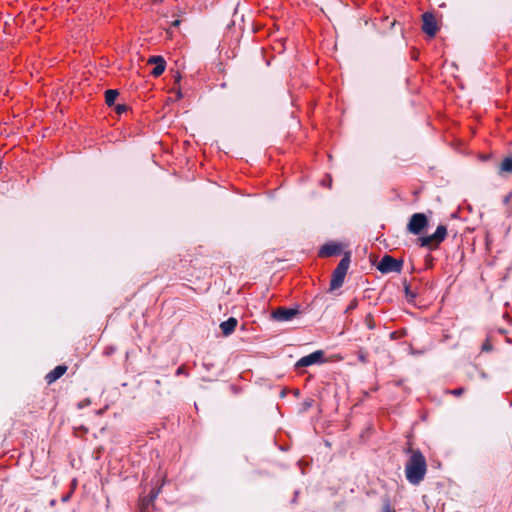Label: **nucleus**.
I'll return each instance as SVG.
<instances>
[{
    "mask_svg": "<svg viewBox=\"0 0 512 512\" xmlns=\"http://www.w3.org/2000/svg\"><path fill=\"white\" fill-rule=\"evenodd\" d=\"M410 457L405 465L406 479L413 485H418L425 477L427 463L419 450L409 449Z\"/></svg>",
    "mask_w": 512,
    "mask_h": 512,
    "instance_id": "nucleus-1",
    "label": "nucleus"
},
{
    "mask_svg": "<svg viewBox=\"0 0 512 512\" xmlns=\"http://www.w3.org/2000/svg\"><path fill=\"white\" fill-rule=\"evenodd\" d=\"M447 236V228L445 225H439L436 231L428 236H423L418 239L421 247H426L433 250L439 246L441 242L445 240Z\"/></svg>",
    "mask_w": 512,
    "mask_h": 512,
    "instance_id": "nucleus-2",
    "label": "nucleus"
},
{
    "mask_svg": "<svg viewBox=\"0 0 512 512\" xmlns=\"http://www.w3.org/2000/svg\"><path fill=\"white\" fill-rule=\"evenodd\" d=\"M350 265L349 256L343 257L338 263L336 269L333 271L332 279L330 282V289L335 290L342 286L345 276Z\"/></svg>",
    "mask_w": 512,
    "mask_h": 512,
    "instance_id": "nucleus-3",
    "label": "nucleus"
},
{
    "mask_svg": "<svg viewBox=\"0 0 512 512\" xmlns=\"http://www.w3.org/2000/svg\"><path fill=\"white\" fill-rule=\"evenodd\" d=\"M403 261L397 260L390 255H385L377 265V269L382 273H399L402 269Z\"/></svg>",
    "mask_w": 512,
    "mask_h": 512,
    "instance_id": "nucleus-4",
    "label": "nucleus"
},
{
    "mask_svg": "<svg viewBox=\"0 0 512 512\" xmlns=\"http://www.w3.org/2000/svg\"><path fill=\"white\" fill-rule=\"evenodd\" d=\"M428 226V219L424 213H415L411 216L407 230L414 234L419 235Z\"/></svg>",
    "mask_w": 512,
    "mask_h": 512,
    "instance_id": "nucleus-5",
    "label": "nucleus"
},
{
    "mask_svg": "<svg viewBox=\"0 0 512 512\" xmlns=\"http://www.w3.org/2000/svg\"><path fill=\"white\" fill-rule=\"evenodd\" d=\"M299 313L296 308L279 307L271 314L272 318L279 322L292 320Z\"/></svg>",
    "mask_w": 512,
    "mask_h": 512,
    "instance_id": "nucleus-6",
    "label": "nucleus"
},
{
    "mask_svg": "<svg viewBox=\"0 0 512 512\" xmlns=\"http://www.w3.org/2000/svg\"><path fill=\"white\" fill-rule=\"evenodd\" d=\"M423 31L430 37L435 36L437 32V24L435 17L431 13H424L423 16Z\"/></svg>",
    "mask_w": 512,
    "mask_h": 512,
    "instance_id": "nucleus-7",
    "label": "nucleus"
},
{
    "mask_svg": "<svg viewBox=\"0 0 512 512\" xmlns=\"http://www.w3.org/2000/svg\"><path fill=\"white\" fill-rule=\"evenodd\" d=\"M322 358H323V352L320 350L315 351L309 355H306V356L300 358L296 363V367L297 368L308 367L312 364L320 362Z\"/></svg>",
    "mask_w": 512,
    "mask_h": 512,
    "instance_id": "nucleus-8",
    "label": "nucleus"
},
{
    "mask_svg": "<svg viewBox=\"0 0 512 512\" xmlns=\"http://www.w3.org/2000/svg\"><path fill=\"white\" fill-rule=\"evenodd\" d=\"M147 63L155 65V67L151 71V74L154 77H159L165 71L166 62L161 56H152L148 59Z\"/></svg>",
    "mask_w": 512,
    "mask_h": 512,
    "instance_id": "nucleus-9",
    "label": "nucleus"
},
{
    "mask_svg": "<svg viewBox=\"0 0 512 512\" xmlns=\"http://www.w3.org/2000/svg\"><path fill=\"white\" fill-rule=\"evenodd\" d=\"M341 252V245L338 243H327L323 245L319 250V255L321 257H330L333 255H338Z\"/></svg>",
    "mask_w": 512,
    "mask_h": 512,
    "instance_id": "nucleus-10",
    "label": "nucleus"
},
{
    "mask_svg": "<svg viewBox=\"0 0 512 512\" xmlns=\"http://www.w3.org/2000/svg\"><path fill=\"white\" fill-rule=\"evenodd\" d=\"M237 324H238V320L234 317H230L228 320L223 321L220 324V329H221L223 335L224 336L231 335L235 331Z\"/></svg>",
    "mask_w": 512,
    "mask_h": 512,
    "instance_id": "nucleus-11",
    "label": "nucleus"
},
{
    "mask_svg": "<svg viewBox=\"0 0 512 512\" xmlns=\"http://www.w3.org/2000/svg\"><path fill=\"white\" fill-rule=\"evenodd\" d=\"M66 371L67 367L65 365H58L46 375L45 379L48 384H51L64 375Z\"/></svg>",
    "mask_w": 512,
    "mask_h": 512,
    "instance_id": "nucleus-12",
    "label": "nucleus"
},
{
    "mask_svg": "<svg viewBox=\"0 0 512 512\" xmlns=\"http://www.w3.org/2000/svg\"><path fill=\"white\" fill-rule=\"evenodd\" d=\"M118 91L117 90H107L105 92V102L108 106H112L114 105L115 101H116V98L118 96Z\"/></svg>",
    "mask_w": 512,
    "mask_h": 512,
    "instance_id": "nucleus-13",
    "label": "nucleus"
},
{
    "mask_svg": "<svg viewBox=\"0 0 512 512\" xmlns=\"http://www.w3.org/2000/svg\"><path fill=\"white\" fill-rule=\"evenodd\" d=\"M512 172V156L506 157L500 166V173H511Z\"/></svg>",
    "mask_w": 512,
    "mask_h": 512,
    "instance_id": "nucleus-14",
    "label": "nucleus"
},
{
    "mask_svg": "<svg viewBox=\"0 0 512 512\" xmlns=\"http://www.w3.org/2000/svg\"><path fill=\"white\" fill-rule=\"evenodd\" d=\"M358 359L363 362V363H366L367 362V353L364 352V351H359L358 352Z\"/></svg>",
    "mask_w": 512,
    "mask_h": 512,
    "instance_id": "nucleus-15",
    "label": "nucleus"
},
{
    "mask_svg": "<svg viewBox=\"0 0 512 512\" xmlns=\"http://www.w3.org/2000/svg\"><path fill=\"white\" fill-rule=\"evenodd\" d=\"M449 393H451L455 396H460L464 393V388H457V389L449 391Z\"/></svg>",
    "mask_w": 512,
    "mask_h": 512,
    "instance_id": "nucleus-16",
    "label": "nucleus"
},
{
    "mask_svg": "<svg viewBox=\"0 0 512 512\" xmlns=\"http://www.w3.org/2000/svg\"><path fill=\"white\" fill-rule=\"evenodd\" d=\"M126 110H127L126 105L119 104V105L116 106V112L118 114H121V113L125 112Z\"/></svg>",
    "mask_w": 512,
    "mask_h": 512,
    "instance_id": "nucleus-17",
    "label": "nucleus"
},
{
    "mask_svg": "<svg viewBox=\"0 0 512 512\" xmlns=\"http://www.w3.org/2000/svg\"><path fill=\"white\" fill-rule=\"evenodd\" d=\"M382 512H396V511L391 508L390 504H386V505H384Z\"/></svg>",
    "mask_w": 512,
    "mask_h": 512,
    "instance_id": "nucleus-18",
    "label": "nucleus"
},
{
    "mask_svg": "<svg viewBox=\"0 0 512 512\" xmlns=\"http://www.w3.org/2000/svg\"><path fill=\"white\" fill-rule=\"evenodd\" d=\"M407 298H414V294L409 291V288H405Z\"/></svg>",
    "mask_w": 512,
    "mask_h": 512,
    "instance_id": "nucleus-19",
    "label": "nucleus"
},
{
    "mask_svg": "<svg viewBox=\"0 0 512 512\" xmlns=\"http://www.w3.org/2000/svg\"><path fill=\"white\" fill-rule=\"evenodd\" d=\"M158 493H159V491L152 492L151 496H150V501H153L157 497Z\"/></svg>",
    "mask_w": 512,
    "mask_h": 512,
    "instance_id": "nucleus-20",
    "label": "nucleus"
},
{
    "mask_svg": "<svg viewBox=\"0 0 512 512\" xmlns=\"http://www.w3.org/2000/svg\"><path fill=\"white\" fill-rule=\"evenodd\" d=\"M179 25H180V20H178V19L171 22V26H173V27H177Z\"/></svg>",
    "mask_w": 512,
    "mask_h": 512,
    "instance_id": "nucleus-21",
    "label": "nucleus"
},
{
    "mask_svg": "<svg viewBox=\"0 0 512 512\" xmlns=\"http://www.w3.org/2000/svg\"><path fill=\"white\" fill-rule=\"evenodd\" d=\"M69 498H70V495H66V496H64V497L62 498V501L66 502V501H68V500H69Z\"/></svg>",
    "mask_w": 512,
    "mask_h": 512,
    "instance_id": "nucleus-22",
    "label": "nucleus"
},
{
    "mask_svg": "<svg viewBox=\"0 0 512 512\" xmlns=\"http://www.w3.org/2000/svg\"><path fill=\"white\" fill-rule=\"evenodd\" d=\"M181 373H183V367H179V368L177 369V374H181Z\"/></svg>",
    "mask_w": 512,
    "mask_h": 512,
    "instance_id": "nucleus-23",
    "label": "nucleus"
},
{
    "mask_svg": "<svg viewBox=\"0 0 512 512\" xmlns=\"http://www.w3.org/2000/svg\"><path fill=\"white\" fill-rule=\"evenodd\" d=\"M181 97H182V93H181V91L179 90V91L177 92V99H180Z\"/></svg>",
    "mask_w": 512,
    "mask_h": 512,
    "instance_id": "nucleus-24",
    "label": "nucleus"
},
{
    "mask_svg": "<svg viewBox=\"0 0 512 512\" xmlns=\"http://www.w3.org/2000/svg\"><path fill=\"white\" fill-rule=\"evenodd\" d=\"M325 184H328V186L330 187L331 186V180H329V183H328V181H325Z\"/></svg>",
    "mask_w": 512,
    "mask_h": 512,
    "instance_id": "nucleus-25",
    "label": "nucleus"
},
{
    "mask_svg": "<svg viewBox=\"0 0 512 512\" xmlns=\"http://www.w3.org/2000/svg\"><path fill=\"white\" fill-rule=\"evenodd\" d=\"M325 184H328V186L330 187L331 186V180H329V183H328V181H325Z\"/></svg>",
    "mask_w": 512,
    "mask_h": 512,
    "instance_id": "nucleus-26",
    "label": "nucleus"
},
{
    "mask_svg": "<svg viewBox=\"0 0 512 512\" xmlns=\"http://www.w3.org/2000/svg\"><path fill=\"white\" fill-rule=\"evenodd\" d=\"M368 327H369L370 329H372V328H373L372 323H370V322H369V323H368Z\"/></svg>",
    "mask_w": 512,
    "mask_h": 512,
    "instance_id": "nucleus-27",
    "label": "nucleus"
},
{
    "mask_svg": "<svg viewBox=\"0 0 512 512\" xmlns=\"http://www.w3.org/2000/svg\"><path fill=\"white\" fill-rule=\"evenodd\" d=\"M483 349L488 350V349H489V348H488V345H484V346H483Z\"/></svg>",
    "mask_w": 512,
    "mask_h": 512,
    "instance_id": "nucleus-28",
    "label": "nucleus"
},
{
    "mask_svg": "<svg viewBox=\"0 0 512 512\" xmlns=\"http://www.w3.org/2000/svg\"><path fill=\"white\" fill-rule=\"evenodd\" d=\"M153 2H162L163 0H152Z\"/></svg>",
    "mask_w": 512,
    "mask_h": 512,
    "instance_id": "nucleus-29",
    "label": "nucleus"
}]
</instances>
